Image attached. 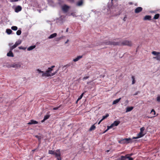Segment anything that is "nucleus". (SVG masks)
Segmentation results:
<instances>
[{
  "instance_id": "obj_11",
  "label": "nucleus",
  "mask_w": 160,
  "mask_h": 160,
  "mask_svg": "<svg viewBox=\"0 0 160 160\" xmlns=\"http://www.w3.org/2000/svg\"><path fill=\"white\" fill-rule=\"evenodd\" d=\"M120 123V122L119 121H114L113 123L111 124L112 127H113V126H118Z\"/></svg>"
},
{
  "instance_id": "obj_2",
  "label": "nucleus",
  "mask_w": 160,
  "mask_h": 160,
  "mask_svg": "<svg viewBox=\"0 0 160 160\" xmlns=\"http://www.w3.org/2000/svg\"><path fill=\"white\" fill-rule=\"evenodd\" d=\"M52 72V69L50 68H48L45 72H43V73L42 74V77L45 78L50 77V73Z\"/></svg>"
},
{
  "instance_id": "obj_47",
  "label": "nucleus",
  "mask_w": 160,
  "mask_h": 160,
  "mask_svg": "<svg viewBox=\"0 0 160 160\" xmlns=\"http://www.w3.org/2000/svg\"><path fill=\"white\" fill-rule=\"evenodd\" d=\"M127 158L128 159V160H133V159L132 158H130L129 157H127Z\"/></svg>"
},
{
  "instance_id": "obj_7",
  "label": "nucleus",
  "mask_w": 160,
  "mask_h": 160,
  "mask_svg": "<svg viewBox=\"0 0 160 160\" xmlns=\"http://www.w3.org/2000/svg\"><path fill=\"white\" fill-rule=\"evenodd\" d=\"M144 134H143V132H140L139 134L137 135V136L136 137H133L132 139H138L143 137L144 135Z\"/></svg>"
},
{
  "instance_id": "obj_8",
  "label": "nucleus",
  "mask_w": 160,
  "mask_h": 160,
  "mask_svg": "<svg viewBox=\"0 0 160 160\" xmlns=\"http://www.w3.org/2000/svg\"><path fill=\"white\" fill-rule=\"evenodd\" d=\"M22 8L21 6H18L15 8V11L16 12H18L21 11L22 10Z\"/></svg>"
},
{
  "instance_id": "obj_14",
  "label": "nucleus",
  "mask_w": 160,
  "mask_h": 160,
  "mask_svg": "<svg viewBox=\"0 0 160 160\" xmlns=\"http://www.w3.org/2000/svg\"><path fill=\"white\" fill-rule=\"evenodd\" d=\"M133 108V107H127L126 109V112H130L132 111Z\"/></svg>"
},
{
  "instance_id": "obj_62",
  "label": "nucleus",
  "mask_w": 160,
  "mask_h": 160,
  "mask_svg": "<svg viewBox=\"0 0 160 160\" xmlns=\"http://www.w3.org/2000/svg\"><path fill=\"white\" fill-rule=\"evenodd\" d=\"M89 82H87V84L89 83Z\"/></svg>"
},
{
  "instance_id": "obj_46",
  "label": "nucleus",
  "mask_w": 160,
  "mask_h": 160,
  "mask_svg": "<svg viewBox=\"0 0 160 160\" xmlns=\"http://www.w3.org/2000/svg\"><path fill=\"white\" fill-rule=\"evenodd\" d=\"M112 125H111L109 126H108L107 129L108 130L109 129L112 128Z\"/></svg>"
},
{
  "instance_id": "obj_55",
  "label": "nucleus",
  "mask_w": 160,
  "mask_h": 160,
  "mask_svg": "<svg viewBox=\"0 0 160 160\" xmlns=\"http://www.w3.org/2000/svg\"><path fill=\"white\" fill-rule=\"evenodd\" d=\"M68 28H67L66 29V32H67L68 31Z\"/></svg>"
},
{
  "instance_id": "obj_41",
  "label": "nucleus",
  "mask_w": 160,
  "mask_h": 160,
  "mask_svg": "<svg viewBox=\"0 0 160 160\" xmlns=\"http://www.w3.org/2000/svg\"><path fill=\"white\" fill-rule=\"evenodd\" d=\"M61 106H59L58 107H55V108H54L53 109V110H57Z\"/></svg>"
},
{
  "instance_id": "obj_17",
  "label": "nucleus",
  "mask_w": 160,
  "mask_h": 160,
  "mask_svg": "<svg viewBox=\"0 0 160 160\" xmlns=\"http://www.w3.org/2000/svg\"><path fill=\"white\" fill-rule=\"evenodd\" d=\"M121 99V98H119L118 99H117L114 100L113 101L112 104L113 105H114V104H117L119 102V101H120V100Z\"/></svg>"
},
{
  "instance_id": "obj_56",
  "label": "nucleus",
  "mask_w": 160,
  "mask_h": 160,
  "mask_svg": "<svg viewBox=\"0 0 160 160\" xmlns=\"http://www.w3.org/2000/svg\"><path fill=\"white\" fill-rule=\"evenodd\" d=\"M138 93V92H136L134 94V95H137Z\"/></svg>"
},
{
  "instance_id": "obj_30",
  "label": "nucleus",
  "mask_w": 160,
  "mask_h": 160,
  "mask_svg": "<svg viewBox=\"0 0 160 160\" xmlns=\"http://www.w3.org/2000/svg\"><path fill=\"white\" fill-rule=\"evenodd\" d=\"M58 70H59V69H58L54 72L52 73H50V77L54 75H55L58 71Z\"/></svg>"
},
{
  "instance_id": "obj_49",
  "label": "nucleus",
  "mask_w": 160,
  "mask_h": 160,
  "mask_svg": "<svg viewBox=\"0 0 160 160\" xmlns=\"http://www.w3.org/2000/svg\"><path fill=\"white\" fill-rule=\"evenodd\" d=\"M61 39V38H58L56 39V41H59Z\"/></svg>"
},
{
  "instance_id": "obj_6",
  "label": "nucleus",
  "mask_w": 160,
  "mask_h": 160,
  "mask_svg": "<svg viewBox=\"0 0 160 160\" xmlns=\"http://www.w3.org/2000/svg\"><path fill=\"white\" fill-rule=\"evenodd\" d=\"M55 155V157L57 158L58 157H60L61 154L60 152V150L58 149L55 152L54 154Z\"/></svg>"
},
{
  "instance_id": "obj_32",
  "label": "nucleus",
  "mask_w": 160,
  "mask_h": 160,
  "mask_svg": "<svg viewBox=\"0 0 160 160\" xmlns=\"http://www.w3.org/2000/svg\"><path fill=\"white\" fill-rule=\"evenodd\" d=\"M16 47H17V46L16 45H15L14 44L12 46H11L10 47V50H12L14 48H16Z\"/></svg>"
},
{
  "instance_id": "obj_34",
  "label": "nucleus",
  "mask_w": 160,
  "mask_h": 160,
  "mask_svg": "<svg viewBox=\"0 0 160 160\" xmlns=\"http://www.w3.org/2000/svg\"><path fill=\"white\" fill-rule=\"evenodd\" d=\"M85 92H86V91H85V92H83V93H82L81 94V95L80 96V97H79V98H78V100H77V101H78V100H80V99H81L82 98V96H83V94H84V93Z\"/></svg>"
},
{
  "instance_id": "obj_26",
  "label": "nucleus",
  "mask_w": 160,
  "mask_h": 160,
  "mask_svg": "<svg viewBox=\"0 0 160 160\" xmlns=\"http://www.w3.org/2000/svg\"><path fill=\"white\" fill-rule=\"evenodd\" d=\"M153 59H155L158 61H160V55H158L155 57H153Z\"/></svg>"
},
{
  "instance_id": "obj_57",
  "label": "nucleus",
  "mask_w": 160,
  "mask_h": 160,
  "mask_svg": "<svg viewBox=\"0 0 160 160\" xmlns=\"http://www.w3.org/2000/svg\"><path fill=\"white\" fill-rule=\"evenodd\" d=\"M12 43H9V46H10L11 45H12Z\"/></svg>"
},
{
  "instance_id": "obj_54",
  "label": "nucleus",
  "mask_w": 160,
  "mask_h": 160,
  "mask_svg": "<svg viewBox=\"0 0 160 160\" xmlns=\"http://www.w3.org/2000/svg\"><path fill=\"white\" fill-rule=\"evenodd\" d=\"M69 41V40L68 39L65 42V43H67Z\"/></svg>"
},
{
  "instance_id": "obj_31",
  "label": "nucleus",
  "mask_w": 160,
  "mask_h": 160,
  "mask_svg": "<svg viewBox=\"0 0 160 160\" xmlns=\"http://www.w3.org/2000/svg\"><path fill=\"white\" fill-rule=\"evenodd\" d=\"M58 70H59V69H58L54 72L52 73H50V77L54 75H55L58 71Z\"/></svg>"
},
{
  "instance_id": "obj_39",
  "label": "nucleus",
  "mask_w": 160,
  "mask_h": 160,
  "mask_svg": "<svg viewBox=\"0 0 160 160\" xmlns=\"http://www.w3.org/2000/svg\"><path fill=\"white\" fill-rule=\"evenodd\" d=\"M18 48L20 49L25 50L26 49V48L22 46H20L18 47Z\"/></svg>"
},
{
  "instance_id": "obj_4",
  "label": "nucleus",
  "mask_w": 160,
  "mask_h": 160,
  "mask_svg": "<svg viewBox=\"0 0 160 160\" xmlns=\"http://www.w3.org/2000/svg\"><path fill=\"white\" fill-rule=\"evenodd\" d=\"M21 65L19 63H14L10 64L8 66V68H18L21 67Z\"/></svg>"
},
{
  "instance_id": "obj_23",
  "label": "nucleus",
  "mask_w": 160,
  "mask_h": 160,
  "mask_svg": "<svg viewBox=\"0 0 160 160\" xmlns=\"http://www.w3.org/2000/svg\"><path fill=\"white\" fill-rule=\"evenodd\" d=\"M83 4V2L82 1H78L77 2V5L78 6H82V5Z\"/></svg>"
},
{
  "instance_id": "obj_16",
  "label": "nucleus",
  "mask_w": 160,
  "mask_h": 160,
  "mask_svg": "<svg viewBox=\"0 0 160 160\" xmlns=\"http://www.w3.org/2000/svg\"><path fill=\"white\" fill-rule=\"evenodd\" d=\"M50 116V115H46L45 116H44V119H43V120H42L41 121V122H44L45 121V120L48 119L49 118Z\"/></svg>"
},
{
  "instance_id": "obj_48",
  "label": "nucleus",
  "mask_w": 160,
  "mask_h": 160,
  "mask_svg": "<svg viewBox=\"0 0 160 160\" xmlns=\"http://www.w3.org/2000/svg\"><path fill=\"white\" fill-rule=\"evenodd\" d=\"M55 67V66L53 65V66H51V67L49 68H50V69H52V71L53 70V68H54Z\"/></svg>"
},
{
  "instance_id": "obj_3",
  "label": "nucleus",
  "mask_w": 160,
  "mask_h": 160,
  "mask_svg": "<svg viewBox=\"0 0 160 160\" xmlns=\"http://www.w3.org/2000/svg\"><path fill=\"white\" fill-rule=\"evenodd\" d=\"M134 142L132 139L130 138H126L121 140L119 142L121 143H132Z\"/></svg>"
},
{
  "instance_id": "obj_10",
  "label": "nucleus",
  "mask_w": 160,
  "mask_h": 160,
  "mask_svg": "<svg viewBox=\"0 0 160 160\" xmlns=\"http://www.w3.org/2000/svg\"><path fill=\"white\" fill-rule=\"evenodd\" d=\"M38 123V122L34 120H31L28 123V124L29 125H31V124H34Z\"/></svg>"
},
{
  "instance_id": "obj_28",
  "label": "nucleus",
  "mask_w": 160,
  "mask_h": 160,
  "mask_svg": "<svg viewBox=\"0 0 160 160\" xmlns=\"http://www.w3.org/2000/svg\"><path fill=\"white\" fill-rule=\"evenodd\" d=\"M132 84H133L135 82V77L134 76L132 77Z\"/></svg>"
},
{
  "instance_id": "obj_40",
  "label": "nucleus",
  "mask_w": 160,
  "mask_h": 160,
  "mask_svg": "<svg viewBox=\"0 0 160 160\" xmlns=\"http://www.w3.org/2000/svg\"><path fill=\"white\" fill-rule=\"evenodd\" d=\"M35 137L37 138L39 141H40L41 139V137L38 135L35 136Z\"/></svg>"
},
{
  "instance_id": "obj_13",
  "label": "nucleus",
  "mask_w": 160,
  "mask_h": 160,
  "mask_svg": "<svg viewBox=\"0 0 160 160\" xmlns=\"http://www.w3.org/2000/svg\"><path fill=\"white\" fill-rule=\"evenodd\" d=\"M12 50H10L9 52L7 53V56L8 57H14L12 51Z\"/></svg>"
},
{
  "instance_id": "obj_45",
  "label": "nucleus",
  "mask_w": 160,
  "mask_h": 160,
  "mask_svg": "<svg viewBox=\"0 0 160 160\" xmlns=\"http://www.w3.org/2000/svg\"><path fill=\"white\" fill-rule=\"evenodd\" d=\"M88 78H89V77L88 76H86V77H84L82 79V80L83 81H84L85 80L88 79Z\"/></svg>"
},
{
  "instance_id": "obj_15",
  "label": "nucleus",
  "mask_w": 160,
  "mask_h": 160,
  "mask_svg": "<svg viewBox=\"0 0 160 160\" xmlns=\"http://www.w3.org/2000/svg\"><path fill=\"white\" fill-rule=\"evenodd\" d=\"M57 35V34L56 33H53L52 34H51L48 37V38L49 39H51L52 38L55 37H56Z\"/></svg>"
},
{
  "instance_id": "obj_53",
  "label": "nucleus",
  "mask_w": 160,
  "mask_h": 160,
  "mask_svg": "<svg viewBox=\"0 0 160 160\" xmlns=\"http://www.w3.org/2000/svg\"><path fill=\"white\" fill-rule=\"evenodd\" d=\"M105 76L104 75H101L100 77H102V78H104V77Z\"/></svg>"
},
{
  "instance_id": "obj_50",
  "label": "nucleus",
  "mask_w": 160,
  "mask_h": 160,
  "mask_svg": "<svg viewBox=\"0 0 160 160\" xmlns=\"http://www.w3.org/2000/svg\"><path fill=\"white\" fill-rule=\"evenodd\" d=\"M18 0H11V1L12 2H14L18 1Z\"/></svg>"
},
{
  "instance_id": "obj_63",
  "label": "nucleus",
  "mask_w": 160,
  "mask_h": 160,
  "mask_svg": "<svg viewBox=\"0 0 160 160\" xmlns=\"http://www.w3.org/2000/svg\"><path fill=\"white\" fill-rule=\"evenodd\" d=\"M132 155V154H131L130 156H131Z\"/></svg>"
},
{
  "instance_id": "obj_22",
  "label": "nucleus",
  "mask_w": 160,
  "mask_h": 160,
  "mask_svg": "<svg viewBox=\"0 0 160 160\" xmlns=\"http://www.w3.org/2000/svg\"><path fill=\"white\" fill-rule=\"evenodd\" d=\"M96 128V127L94 125V124L92 125L91 127L89 129V131H92V130H94Z\"/></svg>"
},
{
  "instance_id": "obj_51",
  "label": "nucleus",
  "mask_w": 160,
  "mask_h": 160,
  "mask_svg": "<svg viewBox=\"0 0 160 160\" xmlns=\"http://www.w3.org/2000/svg\"><path fill=\"white\" fill-rule=\"evenodd\" d=\"M102 121V120L101 119L98 122V124H99Z\"/></svg>"
},
{
  "instance_id": "obj_24",
  "label": "nucleus",
  "mask_w": 160,
  "mask_h": 160,
  "mask_svg": "<svg viewBox=\"0 0 160 160\" xmlns=\"http://www.w3.org/2000/svg\"><path fill=\"white\" fill-rule=\"evenodd\" d=\"M22 41L21 40H18V41H17L15 43V44L17 46H18V45H20Z\"/></svg>"
},
{
  "instance_id": "obj_42",
  "label": "nucleus",
  "mask_w": 160,
  "mask_h": 160,
  "mask_svg": "<svg viewBox=\"0 0 160 160\" xmlns=\"http://www.w3.org/2000/svg\"><path fill=\"white\" fill-rule=\"evenodd\" d=\"M145 130V128L144 127H142V128H141L140 129V132H143V131Z\"/></svg>"
},
{
  "instance_id": "obj_59",
  "label": "nucleus",
  "mask_w": 160,
  "mask_h": 160,
  "mask_svg": "<svg viewBox=\"0 0 160 160\" xmlns=\"http://www.w3.org/2000/svg\"><path fill=\"white\" fill-rule=\"evenodd\" d=\"M37 149H33V150H32V151H35Z\"/></svg>"
},
{
  "instance_id": "obj_38",
  "label": "nucleus",
  "mask_w": 160,
  "mask_h": 160,
  "mask_svg": "<svg viewBox=\"0 0 160 160\" xmlns=\"http://www.w3.org/2000/svg\"><path fill=\"white\" fill-rule=\"evenodd\" d=\"M37 72H38L39 73H41L42 74V73H43V71H42L41 70H40L39 69H37Z\"/></svg>"
},
{
  "instance_id": "obj_1",
  "label": "nucleus",
  "mask_w": 160,
  "mask_h": 160,
  "mask_svg": "<svg viewBox=\"0 0 160 160\" xmlns=\"http://www.w3.org/2000/svg\"><path fill=\"white\" fill-rule=\"evenodd\" d=\"M103 43L106 45H127L129 46H132V43L131 41L127 40L123 41L121 42H115L114 41H111L107 40L104 41Z\"/></svg>"
},
{
  "instance_id": "obj_43",
  "label": "nucleus",
  "mask_w": 160,
  "mask_h": 160,
  "mask_svg": "<svg viewBox=\"0 0 160 160\" xmlns=\"http://www.w3.org/2000/svg\"><path fill=\"white\" fill-rule=\"evenodd\" d=\"M157 101H158V102H160V96H158V97H157Z\"/></svg>"
},
{
  "instance_id": "obj_9",
  "label": "nucleus",
  "mask_w": 160,
  "mask_h": 160,
  "mask_svg": "<svg viewBox=\"0 0 160 160\" xmlns=\"http://www.w3.org/2000/svg\"><path fill=\"white\" fill-rule=\"evenodd\" d=\"M142 10V8L141 7H138L135 10V12L136 13H138L141 12Z\"/></svg>"
},
{
  "instance_id": "obj_29",
  "label": "nucleus",
  "mask_w": 160,
  "mask_h": 160,
  "mask_svg": "<svg viewBox=\"0 0 160 160\" xmlns=\"http://www.w3.org/2000/svg\"><path fill=\"white\" fill-rule=\"evenodd\" d=\"M58 70H59V69H58L54 72L52 73H50V77L54 75H55L58 71Z\"/></svg>"
},
{
  "instance_id": "obj_52",
  "label": "nucleus",
  "mask_w": 160,
  "mask_h": 160,
  "mask_svg": "<svg viewBox=\"0 0 160 160\" xmlns=\"http://www.w3.org/2000/svg\"><path fill=\"white\" fill-rule=\"evenodd\" d=\"M57 158V159L58 160H61V158H60V157H58Z\"/></svg>"
},
{
  "instance_id": "obj_21",
  "label": "nucleus",
  "mask_w": 160,
  "mask_h": 160,
  "mask_svg": "<svg viewBox=\"0 0 160 160\" xmlns=\"http://www.w3.org/2000/svg\"><path fill=\"white\" fill-rule=\"evenodd\" d=\"M151 17L149 15H147L144 18V20H150L151 19Z\"/></svg>"
},
{
  "instance_id": "obj_12",
  "label": "nucleus",
  "mask_w": 160,
  "mask_h": 160,
  "mask_svg": "<svg viewBox=\"0 0 160 160\" xmlns=\"http://www.w3.org/2000/svg\"><path fill=\"white\" fill-rule=\"evenodd\" d=\"M82 56H78L77 58L74 59H73V61L74 62L78 61L79 59H81L82 58Z\"/></svg>"
},
{
  "instance_id": "obj_19",
  "label": "nucleus",
  "mask_w": 160,
  "mask_h": 160,
  "mask_svg": "<svg viewBox=\"0 0 160 160\" xmlns=\"http://www.w3.org/2000/svg\"><path fill=\"white\" fill-rule=\"evenodd\" d=\"M35 47H36L35 45L31 46L28 48L27 50H28V51L32 50Z\"/></svg>"
},
{
  "instance_id": "obj_36",
  "label": "nucleus",
  "mask_w": 160,
  "mask_h": 160,
  "mask_svg": "<svg viewBox=\"0 0 160 160\" xmlns=\"http://www.w3.org/2000/svg\"><path fill=\"white\" fill-rule=\"evenodd\" d=\"M108 116H109V114H106V115L105 116H103L102 117V119L103 120L105 119V118H106L108 117Z\"/></svg>"
},
{
  "instance_id": "obj_18",
  "label": "nucleus",
  "mask_w": 160,
  "mask_h": 160,
  "mask_svg": "<svg viewBox=\"0 0 160 160\" xmlns=\"http://www.w3.org/2000/svg\"><path fill=\"white\" fill-rule=\"evenodd\" d=\"M128 155H129V154H127L125 156H121L120 158H119V160H125L127 158V157H128L127 156Z\"/></svg>"
},
{
  "instance_id": "obj_5",
  "label": "nucleus",
  "mask_w": 160,
  "mask_h": 160,
  "mask_svg": "<svg viewBox=\"0 0 160 160\" xmlns=\"http://www.w3.org/2000/svg\"><path fill=\"white\" fill-rule=\"evenodd\" d=\"M70 7L66 5H64L62 7V10L64 12H67L69 9V8Z\"/></svg>"
},
{
  "instance_id": "obj_37",
  "label": "nucleus",
  "mask_w": 160,
  "mask_h": 160,
  "mask_svg": "<svg viewBox=\"0 0 160 160\" xmlns=\"http://www.w3.org/2000/svg\"><path fill=\"white\" fill-rule=\"evenodd\" d=\"M11 29L13 30H17L18 29V28L16 26H12L11 27Z\"/></svg>"
},
{
  "instance_id": "obj_58",
  "label": "nucleus",
  "mask_w": 160,
  "mask_h": 160,
  "mask_svg": "<svg viewBox=\"0 0 160 160\" xmlns=\"http://www.w3.org/2000/svg\"><path fill=\"white\" fill-rule=\"evenodd\" d=\"M108 130L107 129H106V130L105 131V132H107Z\"/></svg>"
},
{
  "instance_id": "obj_60",
  "label": "nucleus",
  "mask_w": 160,
  "mask_h": 160,
  "mask_svg": "<svg viewBox=\"0 0 160 160\" xmlns=\"http://www.w3.org/2000/svg\"><path fill=\"white\" fill-rule=\"evenodd\" d=\"M102 43H101V44H100V45H102Z\"/></svg>"
},
{
  "instance_id": "obj_61",
  "label": "nucleus",
  "mask_w": 160,
  "mask_h": 160,
  "mask_svg": "<svg viewBox=\"0 0 160 160\" xmlns=\"http://www.w3.org/2000/svg\"><path fill=\"white\" fill-rule=\"evenodd\" d=\"M109 151V150H107V152H108Z\"/></svg>"
},
{
  "instance_id": "obj_33",
  "label": "nucleus",
  "mask_w": 160,
  "mask_h": 160,
  "mask_svg": "<svg viewBox=\"0 0 160 160\" xmlns=\"http://www.w3.org/2000/svg\"><path fill=\"white\" fill-rule=\"evenodd\" d=\"M54 152H55L52 150H49L48 151V153L49 154H54Z\"/></svg>"
},
{
  "instance_id": "obj_25",
  "label": "nucleus",
  "mask_w": 160,
  "mask_h": 160,
  "mask_svg": "<svg viewBox=\"0 0 160 160\" xmlns=\"http://www.w3.org/2000/svg\"><path fill=\"white\" fill-rule=\"evenodd\" d=\"M12 32V31L10 29H6V32L8 34H11Z\"/></svg>"
},
{
  "instance_id": "obj_44",
  "label": "nucleus",
  "mask_w": 160,
  "mask_h": 160,
  "mask_svg": "<svg viewBox=\"0 0 160 160\" xmlns=\"http://www.w3.org/2000/svg\"><path fill=\"white\" fill-rule=\"evenodd\" d=\"M152 112H153V115H155V110H154V109H152V110H151V113H152Z\"/></svg>"
},
{
  "instance_id": "obj_20",
  "label": "nucleus",
  "mask_w": 160,
  "mask_h": 160,
  "mask_svg": "<svg viewBox=\"0 0 160 160\" xmlns=\"http://www.w3.org/2000/svg\"><path fill=\"white\" fill-rule=\"evenodd\" d=\"M152 53L154 55H159L160 54L159 52H157L156 51H153L152 52Z\"/></svg>"
},
{
  "instance_id": "obj_35",
  "label": "nucleus",
  "mask_w": 160,
  "mask_h": 160,
  "mask_svg": "<svg viewBox=\"0 0 160 160\" xmlns=\"http://www.w3.org/2000/svg\"><path fill=\"white\" fill-rule=\"evenodd\" d=\"M21 33V31L20 30H18V31H17L16 32V34L18 35H20Z\"/></svg>"
},
{
  "instance_id": "obj_27",
  "label": "nucleus",
  "mask_w": 160,
  "mask_h": 160,
  "mask_svg": "<svg viewBox=\"0 0 160 160\" xmlns=\"http://www.w3.org/2000/svg\"><path fill=\"white\" fill-rule=\"evenodd\" d=\"M159 16V14H155L153 18V19H158Z\"/></svg>"
}]
</instances>
